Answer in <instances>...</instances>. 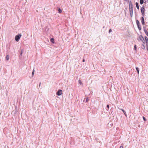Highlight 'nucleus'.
Segmentation results:
<instances>
[{"label": "nucleus", "mask_w": 148, "mask_h": 148, "mask_svg": "<svg viewBox=\"0 0 148 148\" xmlns=\"http://www.w3.org/2000/svg\"><path fill=\"white\" fill-rule=\"evenodd\" d=\"M107 107L108 108V109L109 108V106L108 105H107Z\"/></svg>", "instance_id": "22"}, {"label": "nucleus", "mask_w": 148, "mask_h": 148, "mask_svg": "<svg viewBox=\"0 0 148 148\" xmlns=\"http://www.w3.org/2000/svg\"><path fill=\"white\" fill-rule=\"evenodd\" d=\"M78 81H79V83L80 84L82 85V83L81 82V80H79Z\"/></svg>", "instance_id": "16"}, {"label": "nucleus", "mask_w": 148, "mask_h": 148, "mask_svg": "<svg viewBox=\"0 0 148 148\" xmlns=\"http://www.w3.org/2000/svg\"><path fill=\"white\" fill-rule=\"evenodd\" d=\"M119 148H123V147L122 146H121Z\"/></svg>", "instance_id": "24"}, {"label": "nucleus", "mask_w": 148, "mask_h": 148, "mask_svg": "<svg viewBox=\"0 0 148 148\" xmlns=\"http://www.w3.org/2000/svg\"><path fill=\"white\" fill-rule=\"evenodd\" d=\"M85 59H84L82 61H83V62H85Z\"/></svg>", "instance_id": "23"}, {"label": "nucleus", "mask_w": 148, "mask_h": 148, "mask_svg": "<svg viewBox=\"0 0 148 148\" xmlns=\"http://www.w3.org/2000/svg\"><path fill=\"white\" fill-rule=\"evenodd\" d=\"M121 110L123 112L124 114L125 115H126V113L125 112L123 109H121Z\"/></svg>", "instance_id": "15"}, {"label": "nucleus", "mask_w": 148, "mask_h": 148, "mask_svg": "<svg viewBox=\"0 0 148 148\" xmlns=\"http://www.w3.org/2000/svg\"><path fill=\"white\" fill-rule=\"evenodd\" d=\"M88 100H89V99H88V98H86V102H88Z\"/></svg>", "instance_id": "20"}, {"label": "nucleus", "mask_w": 148, "mask_h": 148, "mask_svg": "<svg viewBox=\"0 0 148 148\" xmlns=\"http://www.w3.org/2000/svg\"><path fill=\"white\" fill-rule=\"evenodd\" d=\"M143 118L145 121H147V119L145 118L144 116L143 117Z\"/></svg>", "instance_id": "18"}, {"label": "nucleus", "mask_w": 148, "mask_h": 148, "mask_svg": "<svg viewBox=\"0 0 148 148\" xmlns=\"http://www.w3.org/2000/svg\"><path fill=\"white\" fill-rule=\"evenodd\" d=\"M9 55H7L6 57V59L7 60H9Z\"/></svg>", "instance_id": "10"}, {"label": "nucleus", "mask_w": 148, "mask_h": 148, "mask_svg": "<svg viewBox=\"0 0 148 148\" xmlns=\"http://www.w3.org/2000/svg\"><path fill=\"white\" fill-rule=\"evenodd\" d=\"M141 12L143 16H144L145 14V9L144 8L142 7L141 8Z\"/></svg>", "instance_id": "5"}, {"label": "nucleus", "mask_w": 148, "mask_h": 148, "mask_svg": "<svg viewBox=\"0 0 148 148\" xmlns=\"http://www.w3.org/2000/svg\"><path fill=\"white\" fill-rule=\"evenodd\" d=\"M50 41L53 43H54V39L53 38H51L50 39Z\"/></svg>", "instance_id": "9"}, {"label": "nucleus", "mask_w": 148, "mask_h": 148, "mask_svg": "<svg viewBox=\"0 0 148 148\" xmlns=\"http://www.w3.org/2000/svg\"><path fill=\"white\" fill-rule=\"evenodd\" d=\"M137 40L139 41H142L143 43L145 44V42H144V38L141 35H140V36H139L137 38Z\"/></svg>", "instance_id": "1"}, {"label": "nucleus", "mask_w": 148, "mask_h": 148, "mask_svg": "<svg viewBox=\"0 0 148 148\" xmlns=\"http://www.w3.org/2000/svg\"><path fill=\"white\" fill-rule=\"evenodd\" d=\"M146 1H147L148 3V0H145Z\"/></svg>", "instance_id": "25"}, {"label": "nucleus", "mask_w": 148, "mask_h": 148, "mask_svg": "<svg viewBox=\"0 0 148 148\" xmlns=\"http://www.w3.org/2000/svg\"><path fill=\"white\" fill-rule=\"evenodd\" d=\"M58 11L59 13H60L62 12V10L60 8H59L58 9Z\"/></svg>", "instance_id": "13"}, {"label": "nucleus", "mask_w": 148, "mask_h": 148, "mask_svg": "<svg viewBox=\"0 0 148 148\" xmlns=\"http://www.w3.org/2000/svg\"><path fill=\"white\" fill-rule=\"evenodd\" d=\"M136 5L137 9L138 10L139 9V7L138 5V3L137 2L136 3Z\"/></svg>", "instance_id": "8"}, {"label": "nucleus", "mask_w": 148, "mask_h": 148, "mask_svg": "<svg viewBox=\"0 0 148 148\" xmlns=\"http://www.w3.org/2000/svg\"><path fill=\"white\" fill-rule=\"evenodd\" d=\"M34 71H35L34 70V69H33V72L32 73V75H33L34 74Z\"/></svg>", "instance_id": "17"}, {"label": "nucleus", "mask_w": 148, "mask_h": 148, "mask_svg": "<svg viewBox=\"0 0 148 148\" xmlns=\"http://www.w3.org/2000/svg\"><path fill=\"white\" fill-rule=\"evenodd\" d=\"M112 31V29H110L109 31V33H110V32H111Z\"/></svg>", "instance_id": "21"}, {"label": "nucleus", "mask_w": 148, "mask_h": 148, "mask_svg": "<svg viewBox=\"0 0 148 148\" xmlns=\"http://www.w3.org/2000/svg\"><path fill=\"white\" fill-rule=\"evenodd\" d=\"M62 91L61 90H59L58 92H57V95L58 96L61 95L62 94Z\"/></svg>", "instance_id": "4"}, {"label": "nucleus", "mask_w": 148, "mask_h": 148, "mask_svg": "<svg viewBox=\"0 0 148 148\" xmlns=\"http://www.w3.org/2000/svg\"><path fill=\"white\" fill-rule=\"evenodd\" d=\"M145 41L146 42V44H147L148 43V39L147 37L145 36Z\"/></svg>", "instance_id": "7"}, {"label": "nucleus", "mask_w": 148, "mask_h": 148, "mask_svg": "<svg viewBox=\"0 0 148 148\" xmlns=\"http://www.w3.org/2000/svg\"><path fill=\"white\" fill-rule=\"evenodd\" d=\"M136 23L137 24V26H138L139 29V30H141V27L139 21L138 20H137L136 21Z\"/></svg>", "instance_id": "3"}, {"label": "nucleus", "mask_w": 148, "mask_h": 148, "mask_svg": "<svg viewBox=\"0 0 148 148\" xmlns=\"http://www.w3.org/2000/svg\"><path fill=\"white\" fill-rule=\"evenodd\" d=\"M134 48L135 50H136V45L134 46Z\"/></svg>", "instance_id": "19"}, {"label": "nucleus", "mask_w": 148, "mask_h": 148, "mask_svg": "<svg viewBox=\"0 0 148 148\" xmlns=\"http://www.w3.org/2000/svg\"><path fill=\"white\" fill-rule=\"evenodd\" d=\"M21 36V34H19L18 35L16 36L15 37V40L16 41H18L19 40Z\"/></svg>", "instance_id": "2"}, {"label": "nucleus", "mask_w": 148, "mask_h": 148, "mask_svg": "<svg viewBox=\"0 0 148 148\" xmlns=\"http://www.w3.org/2000/svg\"><path fill=\"white\" fill-rule=\"evenodd\" d=\"M136 69L137 71L138 74L139 73V69L138 67H136Z\"/></svg>", "instance_id": "14"}, {"label": "nucleus", "mask_w": 148, "mask_h": 148, "mask_svg": "<svg viewBox=\"0 0 148 148\" xmlns=\"http://www.w3.org/2000/svg\"><path fill=\"white\" fill-rule=\"evenodd\" d=\"M144 32H145L146 34L148 36V32L147 31V30H145Z\"/></svg>", "instance_id": "11"}, {"label": "nucleus", "mask_w": 148, "mask_h": 148, "mask_svg": "<svg viewBox=\"0 0 148 148\" xmlns=\"http://www.w3.org/2000/svg\"><path fill=\"white\" fill-rule=\"evenodd\" d=\"M141 21L143 25H144L145 23L144 18L142 17L141 19Z\"/></svg>", "instance_id": "6"}, {"label": "nucleus", "mask_w": 148, "mask_h": 148, "mask_svg": "<svg viewBox=\"0 0 148 148\" xmlns=\"http://www.w3.org/2000/svg\"><path fill=\"white\" fill-rule=\"evenodd\" d=\"M140 3L141 4H142L144 2V0H140Z\"/></svg>", "instance_id": "12"}]
</instances>
